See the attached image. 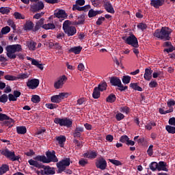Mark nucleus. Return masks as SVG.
Returning a JSON list of instances; mask_svg holds the SVG:
<instances>
[{
  "label": "nucleus",
  "mask_w": 175,
  "mask_h": 175,
  "mask_svg": "<svg viewBox=\"0 0 175 175\" xmlns=\"http://www.w3.org/2000/svg\"><path fill=\"white\" fill-rule=\"evenodd\" d=\"M16 132L18 135H25L27 133V127L25 126H17Z\"/></svg>",
  "instance_id": "27"
},
{
  "label": "nucleus",
  "mask_w": 175,
  "mask_h": 175,
  "mask_svg": "<svg viewBox=\"0 0 175 175\" xmlns=\"http://www.w3.org/2000/svg\"><path fill=\"white\" fill-rule=\"evenodd\" d=\"M150 5L155 9H159L161 6L165 5V0H151Z\"/></svg>",
  "instance_id": "15"
},
{
  "label": "nucleus",
  "mask_w": 175,
  "mask_h": 175,
  "mask_svg": "<svg viewBox=\"0 0 175 175\" xmlns=\"http://www.w3.org/2000/svg\"><path fill=\"white\" fill-rule=\"evenodd\" d=\"M7 172H9V165L7 164H3L0 167V175L5 174Z\"/></svg>",
  "instance_id": "32"
},
{
  "label": "nucleus",
  "mask_w": 175,
  "mask_h": 175,
  "mask_svg": "<svg viewBox=\"0 0 175 175\" xmlns=\"http://www.w3.org/2000/svg\"><path fill=\"white\" fill-rule=\"evenodd\" d=\"M55 17H57V18H68V14H66V12L64 10H59L57 12L54 13Z\"/></svg>",
  "instance_id": "17"
},
{
  "label": "nucleus",
  "mask_w": 175,
  "mask_h": 175,
  "mask_svg": "<svg viewBox=\"0 0 175 175\" xmlns=\"http://www.w3.org/2000/svg\"><path fill=\"white\" fill-rule=\"evenodd\" d=\"M46 157H44V163H50V162H58V158L55 156V152H51L48 151L46 152Z\"/></svg>",
  "instance_id": "9"
},
{
  "label": "nucleus",
  "mask_w": 175,
  "mask_h": 175,
  "mask_svg": "<svg viewBox=\"0 0 175 175\" xmlns=\"http://www.w3.org/2000/svg\"><path fill=\"white\" fill-rule=\"evenodd\" d=\"M167 164L165 161H159L158 163L157 170L159 172H161V170H163V172H169V170L167 167Z\"/></svg>",
  "instance_id": "21"
},
{
  "label": "nucleus",
  "mask_w": 175,
  "mask_h": 175,
  "mask_svg": "<svg viewBox=\"0 0 175 175\" xmlns=\"http://www.w3.org/2000/svg\"><path fill=\"white\" fill-rule=\"evenodd\" d=\"M91 9V5H86L83 7H80L77 5H73L72 10H78L79 12H88V10Z\"/></svg>",
  "instance_id": "16"
},
{
  "label": "nucleus",
  "mask_w": 175,
  "mask_h": 175,
  "mask_svg": "<svg viewBox=\"0 0 175 175\" xmlns=\"http://www.w3.org/2000/svg\"><path fill=\"white\" fill-rule=\"evenodd\" d=\"M26 44L29 50L34 51L36 49V42L33 40L27 41Z\"/></svg>",
  "instance_id": "30"
},
{
  "label": "nucleus",
  "mask_w": 175,
  "mask_h": 175,
  "mask_svg": "<svg viewBox=\"0 0 175 175\" xmlns=\"http://www.w3.org/2000/svg\"><path fill=\"white\" fill-rule=\"evenodd\" d=\"M28 163L31 166H34L37 169H44V155H38L33 157V159H31L28 161Z\"/></svg>",
  "instance_id": "3"
},
{
  "label": "nucleus",
  "mask_w": 175,
  "mask_h": 175,
  "mask_svg": "<svg viewBox=\"0 0 175 175\" xmlns=\"http://www.w3.org/2000/svg\"><path fill=\"white\" fill-rule=\"evenodd\" d=\"M72 95V92H61L58 95H54L51 97V102L53 103H61L63 99L68 98Z\"/></svg>",
  "instance_id": "6"
},
{
  "label": "nucleus",
  "mask_w": 175,
  "mask_h": 175,
  "mask_svg": "<svg viewBox=\"0 0 175 175\" xmlns=\"http://www.w3.org/2000/svg\"><path fill=\"white\" fill-rule=\"evenodd\" d=\"M44 134V129H41L37 131V136L39 139H42V140L44 139L43 135Z\"/></svg>",
  "instance_id": "42"
},
{
  "label": "nucleus",
  "mask_w": 175,
  "mask_h": 175,
  "mask_svg": "<svg viewBox=\"0 0 175 175\" xmlns=\"http://www.w3.org/2000/svg\"><path fill=\"white\" fill-rule=\"evenodd\" d=\"M31 100L33 103H39V102H40V97L38 95H33L32 96Z\"/></svg>",
  "instance_id": "44"
},
{
  "label": "nucleus",
  "mask_w": 175,
  "mask_h": 175,
  "mask_svg": "<svg viewBox=\"0 0 175 175\" xmlns=\"http://www.w3.org/2000/svg\"><path fill=\"white\" fill-rule=\"evenodd\" d=\"M10 32V27L9 26H5L1 29L2 35H6Z\"/></svg>",
  "instance_id": "47"
},
{
  "label": "nucleus",
  "mask_w": 175,
  "mask_h": 175,
  "mask_svg": "<svg viewBox=\"0 0 175 175\" xmlns=\"http://www.w3.org/2000/svg\"><path fill=\"white\" fill-rule=\"evenodd\" d=\"M3 155H4V157H6V158L10 159V161H18L20 159V157L16 156L14 152H12L8 148L5 149V151H3Z\"/></svg>",
  "instance_id": "10"
},
{
  "label": "nucleus",
  "mask_w": 175,
  "mask_h": 175,
  "mask_svg": "<svg viewBox=\"0 0 175 175\" xmlns=\"http://www.w3.org/2000/svg\"><path fill=\"white\" fill-rule=\"evenodd\" d=\"M104 8L108 13H111L112 14H114V13H116V11H114V8H113V5H111V3H110V1L105 2L104 4Z\"/></svg>",
  "instance_id": "19"
},
{
  "label": "nucleus",
  "mask_w": 175,
  "mask_h": 175,
  "mask_svg": "<svg viewBox=\"0 0 175 175\" xmlns=\"http://www.w3.org/2000/svg\"><path fill=\"white\" fill-rule=\"evenodd\" d=\"M172 32H173L172 29L169 28L168 27H163L161 29H156L153 33V36L154 38H157L161 40H164L166 42L172 39V37H170Z\"/></svg>",
  "instance_id": "2"
},
{
  "label": "nucleus",
  "mask_w": 175,
  "mask_h": 175,
  "mask_svg": "<svg viewBox=\"0 0 175 175\" xmlns=\"http://www.w3.org/2000/svg\"><path fill=\"white\" fill-rule=\"evenodd\" d=\"M14 18L18 20H24V17H23V15L20 14V12H14Z\"/></svg>",
  "instance_id": "58"
},
{
  "label": "nucleus",
  "mask_w": 175,
  "mask_h": 175,
  "mask_svg": "<svg viewBox=\"0 0 175 175\" xmlns=\"http://www.w3.org/2000/svg\"><path fill=\"white\" fill-rule=\"evenodd\" d=\"M57 142H58L60 147H64V143L66 142V137L65 135H60L56 137Z\"/></svg>",
  "instance_id": "24"
},
{
  "label": "nucleus",
  "mask_w": 175,
  "mask_h": 175,
  "mask_svg": "<svg viewBox=\"0 0 175 175\" xmlns=\"http://www.w3.org/2000/svg\"><path fill=\"white\" fill-rule=\"evenodd\" d=\"M4 79L5 80H8V81H17V77L14 76V75H7L4 77Z\"/></svg>",
  "instance_id": "38"
},
{
  "label": "nucleus",
  "mask_w": 175,
  "mask_h": 175,
  "mask_svg": "<svg viewBox=\"0 0 175 175\" xmlns=\"http://www.w3.org/2000/svg\"><path fill=\"white\" fill-rule=\"evenodd\" d=\"M116 118L117 121H121V120H124V118H125V116H124V114H122L121 113H118L116 115Z\"/></svg>",
  "instance_id": "54"
},
{
  "label": "nucleus",
  "mask_w": 175,
  "mask_h": 175,
  "mask_svg": "<svg viewBox=\"0 0 175 175\" xmlns=\"http://www.w3.org/2000/svg\"><path fill=\"white\" fill-rule=\"evenodd\" d=\"M95 16H96V12L92 9L90 10L88 12V17L91 18L92 17H95Z\"/></svg>",
  "instance_id": "60"
},
{
  "label": "nucleus",
  "mask_w": 175,
  "mask_h": 175,
  "mask_svg": "<svg viewBox=\"0 0 175 175\" xmlns=\"http://www.w3.org/2000/svg\"><path fill=\"white\" fill-rule=\"evenodd\" d=\"M5 51H7L6 55L10 59H16L17 57H18L20 59H24V55L23 53L16 54V53L23 51V46H21V44L8 45L5 47Z\"/></svg>",
  "instance_id": "1"
},
{
  "label": "nucleus",
  "mask_w": 175,
  "mask_h": 175,
  "mask_svg": "<svg viewBox=\"0 0 175 175\" xmlns=\"http://www.w3.org/2000/svg\"><path fill=\"white\" fill-rule=\"evenodd\" d=\"M122 40L126 43V44H129L135 49L139 47V42L137 41V38L133 34H131L128 38L123 36L122 37Z\"/></svg>",
  "instance_id": "7"
},
{
  "label": "nucleus",
  "mask_w": 175,
  "mask_h": 175,
  "mask_svg": "<svg viewBox=\"0 0 175 175\" xmlns=\"http://www.w3.org/2000/svg\"><path fill=\"white\" fill-rule=\"evenodd\" d=\"M14 122V120L10 118L8 116V119H5L3 122V125H5L6 126H9L11 124Z\"/></svg>",
  "instance_id": "43"
},
{
  "label": "nucleus",
  "mask_w": 175,
  "mask_h": 175,
  "mask_svg": "<svg viewBox=\"0 0 175 175\" xmlns=\"http://www.w3.org/2000/svg\"><path fill=\"white\" fill-rule=\"evenodd\" d=\"M5 120H9V116L5 113H0V122L5 121Z\"/></svg>",
  "instance_id": "59"
},
{
  "label": "nucleus",
  "mask_w": 175,
  "mask_h": 175,
  "mask_svg": "<svg viewBox=\"0 0 175 175\" xmlns=\"http://www.w3.org/2000/svg\"><path fill=\"white\" fill-rule=\"evenodd\" d=\"M149 87L150 88H155L158 87V83L156 82V81H151L150 83H149Z\"/></svg>",
  "instance_id": "61"
},
{
  "label": "nucleus",
  "mask_w": 175,
  "mask_h": 175,
  "mask_svg": "<svg viewBox=\"0 0 175 175\" xmlns=\"http://www.w3.org/2000/svg\"><path fill=\"white\" fill-rule=\"evenodd\" d=\"M43 8H44V4L42 1H38L37 3H33L31 5V9L34 13L39 12V10H42Z\"/></svg>",
  "instance_id": "14"
},
{
  "label": "nucleus",
  "mask_w": 175,
  "mask_h": 175,
  "mask_svg": "<svg viewBox=\"0 0 175 175\" xmlns=\"http://www.w3.org/2000/svg\"><path fill=\"white\" fill-rule=\"evenodd\" d=\"M137 28L141 29L142 31H144V29H147V25L145 23H139L137 25Z\"/></svg>",
  "instance_id": "55"
},
{
  "label": "nucleus",
  "mask_w": 175,
  "mask_h": 175,
  "mask_svg": "<svg viewBox=\"0 0 175 175\" xmlns=\"http://www.w3.org/2000/svg\"><path fill=\"white\" fill-rule=\"evenodd\" d=\"M149 167L150 169V170H152V172H155V170H158V163L155 161L152 162L150 165Z\"/></svg>",
  "instance_id": "39"
},
{
  "label": "nucleus",
  "mask_w": 175,
  "mask_h": 175,
  "mask_svg": "<svg viewBox=\"0 0 175 175\" xmlns=\"http://www.w3.org/2000/svg\"><path fill=\"white\" fill-rule=\"evenodd\" d=\"M45 106L46 107H47V109H50V110H53V109L57 108V107L55 106V104H52V103H46Z\"/></svg>",
  "instance_id": "62"
},
{
  "label": "nucleus",
  "mask_w": 175,
  "mask_h": 175,
  "mask_svg": "<svg viewBox=\"0 0 175 175\" xmlns=\"http://www.w3.org/2000/svg\"><path fill=\"white\" fill-rule=\"evenodd\" d=\"M44 174H46V175L55 174V170H54V168H53L50 166H45L44 167Z\"/></svg>",
  "instance_id": "29"
},
{
  "label": "nucleus",
  "mask_w": 175,
  "mask_h": 175,
  "mask_svg": "<svg viewBox=\"0 0 175 175\" xmlns=\"http://www.w3.org/2000/svg\"><path fill=\"white\" fill-rule=\"evenodd\" d=\"M81 50H83V47L78 46H74L68 50L69 53H74V54H80L81 53Z\"/></svg>",
  "instance_id": "23"
},
{
  "label": "nucleus",
  "mask_w": 175,
  "mask_h": 175,
  "mask_svg": "<svg viewBox=\"0 0 175 175\" xmlns=\"http://www.w3.org/2000/svg\"><path fill=\"white\" fill-rule=\"evenodd\" d=\"M152 77V70L151 68H146L144 78L145 80L150 81Z\"/></svg>",
  "instance_id": "22"
},
{
  "label": "nucleus",
  "mask_w": 175,
  "mask_h": 175,
  "mask_svg": "<svg viewBox=\"0 0 175 175\" xmlns=\"http://www.w3.org/2000/svg\"><path fill=\"white\" fill-rule=\"evenodd\" d=\"M83 132H84V128L80 126L76 127L72 136L74 137H81V133H83Z\"/></svg>",
  "instance_id": "20"
},
{
  "label": "nucleus",
  "mask_w": 175,
  "mask_h": 175,
  "mask_svg": "<svg viewBox=\"0 0 175 175\" xmlns=\"http://www.w3.org/2000/svg\"><path fill=\"white\" fill-rule=\"evenodd\" d=\"M165 131L168 132V133H171L172 135H174L175 133V127L170 126V125H167L165 126Z\"/></svg>",
  "instance_id": "36"
},
{
  "label": "nucleus",
  "mask_w": 175,
  "mask_h": 175,
  "mask_svg": "<svg viewBox=\"0 0 175 175\" xmlns=\"http://www.w3.org/2000/svg\"><path fill=\"white\" fill-rule=\"evenodd\" d=\"M70 165V159L66 158L57 163V167L60 172H65L66 167Z\"/></svg>",
  "instance_id": "8"
},
{
  "label": "nucleus",
  "mask_w": 175,
  "mask_h": 175,
  "mask_svg": "<svg viewBox=\"0 0 175 175\" xmlns=\"http://www.w3.org/2000/svg\"><path fill=\"white\" fill-rule=\"evenodd\" d=\"M0 13L2 14H9L10 13V8L9 7H1Z\"/></svg>",
  "instance_id": "35"
},
{
  "label": "nucleus",
  "mask_w": 175,
  "mask_h": 175,
  "mask_svg": "<svg viewBox=\"0 0 175 175\" xmlns=\"http://www.w3.org/2000/svg\"><path fill=\"white\" fill-rule=\"evenodd\" d=\"M44 18H41L38 22L36 23L35 28L36 31H39L40 28L44 29Z\"/></svg>",
  "instance_id": "26"
},
{
  "label": "nucleus",
  "mask_w": 175,
  "mask_h": 175,
  "mask_svg": "<svg viewBox=\"0 0 175 175\" xmlns=\"http://www.w3.org/2000/svg\"><path fill=\"white\" fill-rule=\"evenodd\" d=\"M73 143H75V144L76 145L75 147H76L77 149L81 148V146H83L81 142H80L77 139H73Z\"/></svg>",
  "instance_id": "50"
},
{
  "label": "nucleus",
  "mask_w": 175,
  "mask_h": 175,
  "mask_svg": "<svg viewBox=\"0 0 175 175\" xmlns=\"http://www.w3.org/2000/svg\"><path fill=\"white\" fill-rule=\"evenodd\" d=\"M167 105L168 106V107H172V106H174L175 105V100L173 99H170L168 100V101L167 102Z\"/></svg>",
  "instance_id": "64"
},
{
  "label": "nucleus",
  "mask_w": 175,
  "mask_h": 175,
  "mask_svg": "<svg viewBox=\"0 0 175 175\" xmlns=\"http://www.w3.org/2000/svg\"><path fill=\"white\" fill-rule=\"evenodd\" d=\"M79 165L81 166H85V165H88V161L85 159H81V160L79 161Z\"/></svg>",
  "instance_id": "52"
},
{
  "label": "nucleus",
  "mask_w": 175,
  "mask_h": 175,
  "mask_svg": "<svg viewBox=\"0 0 175 175\" xmlns=\"http://www.w3.org/2000/svg\"><path fill=\"white\" fill-rule=\"evenodd\" d=\"M117 99V97H116V94H109L106 100L109 103H114V101Z\"/></svg>",
  "instance_id": "34"
},
{
  "label": "nucleus",
  "mask_w": 175,
  "mask_h": 175,
  "mask_svg": "<svg viewBox=\"0 0 175 175\" xmlns=\"http://www.w3.org/2000/svg\"><path fill=\"white\" fill-rule=\"evenodd\" d=\"M129 139V137L127 135H122L120 138V142H121V143H127Z\"/></svg>",
  "instance_id": "57"
},
{
  "label": "nucleus",
  "mask_w": 175,
  "mask_h": 175,
  "mask_svg": "<svg viewBox=\"0 0 175 175\" xmlns=\"http://www.w3.org/2000/svg\"><path fill=\"white\" fill-rule=\"evenodd\" d=\"M106 18L103 16H100L98 18L97 21L96 22V25H102L103 21H105Z\"/></svg>",
  "instance_id": "51"
},
{
  "label": "nucleus",
  "mask_w": 175,
  "mask_h": 175,
  "mask_svg": "<svg viewBox=\"0 0 175 175\" xmlns=\"http://www.w3.org/2000/svg\"><path fill=\"white\" fill-rule=\"evenodd\" d=\"M92 96L94 99H99L100 98V90H98L96 87L93 90Z\"/></svg>",
  "instance_id": "31"
},
{
  "label": "nucleus",
  "mask_w": 175,
  "mask_h": 175,
  "mask_svg": "<svg viewBox=\"0 0 175 175\" xmlns=\"http://www.w3.org/2000/svg\"><path fill=\"white\" fill-rule=\"evenodd\" d=\"M96 88H97L99 91L103 92V91H106V90H107V83L105 81H102L98 84V87Z\"/></svg>",
  "instance_id": "25"
},
{
  "label": "nucleus",
  "mask_w": 175,
  "mask_h": 175,
  "mask_svg": "<svg viewBox=\"0 0 175 175\" xmlns=\"http://www.w3.org/2000/svg\"><path fill=\"white\" fill-rule=\"evenodd\" d=\"M152 148H154L153 145L149 146L148 149L147 150V154H148V155H149V157H152V154H154Z\"/></svg>",
  "instance_id": "53"
},
{
  "label": "nucleus",
  "mask_w": 175,
  "mask_h": 175,
  "mask_svg": "<svg viewBox=\"0 0 175 175\" xmlns=\"http://www.w3.org/2000/svg\"><path fill=\"white\" fill-rule=\"evenodd\" d=\"M78 18H79V21L75 22V25H81L84 24V21H85V20L84 19V16H81Z\"/></svg>",
  "instance_id": "46"
},
{
  "label": "nucleus",
  "mask_w": 175,
  "mask_h": 175,
  "mask_svg": "<svg viewBox=\"0 0 175 175\" xmlns=\"http://www.w3.org/2000/svg\"><path fill=\"white\" fill-rule=\"evenodd\" d=\"M173 107H170V109L165 111L163 109L160 108L159 109V113L160 114H167L169 113H173Z\"/></svg>",
  "instance_id": "40"
},
{
  "label": "nucleus",
  "mask_w": 175,
  "mask_h": 175,
  "mask_svg": "<svg viewBox=\"0 0 175 175\" xmlns=\"http://www.w3.org/2000/svg\"><path fill=\"white\" fill-rule=\"evenodd\" d=\"M32 28H33V23L31 21H27L24 27L25 31H31Z\"/></svg>",
  "instance_id": "33"
},
{
  "label": "nucleus",
  "mask_w": 175,
  "mask_h": 175,
  "mask_svg": "<svg viewBox=\"0 0 175 175\" xmlns=\"http://www.w3.org/2000/svg\"><path fill=\"white\" fill-rule=\"evenodd\" d=\"M109 80L111 85H113L114 87L121 85V79L117 77H111L109 78Z\"/></svg>",
  "instance_id": "18"
},
{
  "label": "nucleus",
  "mask_w": 175,
  "mask_h": 175,
  "mask_svg": "<svg viewBox=\"0 0 175 175\" xmlns=\"http://www.w3.org/2000/svg\"><path fill=\"white\" fill-rule=\"evenodd\" d=\"M96 167L97 169H100V170H106V167H107V162L106 161V159L103 157L100 158L96 163Z\"/></svg>",
  "instance_id": "13"
},
{
  "label": "nucleus",
  "mask_w": 175,
  "mask_h": 175,
  "mask_svg": "<svg viewBox=\"0 0 175 175\" xmlns=\"http://www.w3.org/2000/svg\"><path fill=\"white\" fill-rule=\"evenodd\" d=\"M8 94H3L0 96V103H6L8 102Z\"/></svg>",
  "instance_id": "45"
},
{
  "label": "nucleus",
  "mask_w": 175,
  "mask_h": 175,
  "mask_svg": "<svg viewBox=\"0 0 175 175\" xmlns=\"http://www.w3.org/2000/svg\"><path fill=\"white\" fill-rule=\"evenodd\" d=\"M8 99L10 102H16V100H17V99L14 96V94H8Z\"/></svg>",
  "instance_id": "63"
},
{
  "label": "nucleus",
  "mask_w": 175,
  "mask_h": 175,
  "mask_svg": "<svg viewBox=\"0 0 175 175\" xmlns=\"http://www.w3.org/2000/svg\"><path fill=\"white\" fill-rule=\"evenodd\" d=\"M44 29H55V25L54 23H47L44 25Z\"/></svg>",
  "instance_id": "48"
},
{
  "label": "nucleus",
  "mask_w": 175,
  "mask_h": 175,
  "mask_svg": "<svg viewBox=\"0 0 175 175\" xmlns=\"http://www.w3.org/2000/svg\"><path fill=\"white\" fill-rule=\"evenodd\" d=\"M68 81V77L65 75H62L58 78L57 81L54 83V88L55 90H59V88H62L64 87V84H65V81Z\"/></svg>",
  "instance_id": "12"
},
{
  "label": "nucleus",
  "mask_w": 175,
  "mask_h": 175,
  "mask_svg": "<svg viewBox=\"0 0 175 175\" xmlns=\"http://www.w3.org/2000/svg\"><path fill=\"white\" fill-rule=\"evenodd\" d=\"M63 30L67 36H73L76 35L77 29L75 26H72V21L66 20L63 23Z\"/></svg>",
  "instance_id": "4"
},
{
  "label": "nucleus",
  "mask_w": 175,
  "mask_h": 175,
  "mask_svg": "<svg viewBox=\"0 0 175 175\" xmlns=\"http://www.w3.org/2000/svg\"><path fill=\"white\" fill-rule=\"evenodd\" d=\"M109 161L111 163H113V165H116V166H121V165H122V163L118 160L109 159Z\"/></svg>",
  "instance_id": "49"
},
{
  "label": "nucleus",
  "mask_w": 175,
  "mask_h": 175,
  "mask_svg": "<svg viewBox=\"0 0 175 175\" xmlns=\"http://www.w3.org/2000/svg\"><path fill=\"white\" fill-rule=\"evenodd\" d=\"M54 122L55 124H59L60 126H66V128H72V125H73V120L68 118H55Z\"/></svg>",
  "instance_id": "5"
},
{
  "label": "nucleus",
  "mask_w": 175,
  "mask_h": 175,
  "mask_svg": "<svg viewBox=\"0 0 175 175\" xmlns=\"http://www.w3.org/2000/svg\"><path fill=\"white\" fill-rule=\"evenodd\" d=\"M28 77H29V75H28L27 72L25 73H21L19 75H18V76L16 77L17 80H24L25 79H28Z\"/></svg>",
  "instance_id": "37"
},
{
  "label": "nucleus",
  "mask_w": 175,
  "mask_h": 175,
  "mask_svg": "<svg viewBox=\"0 0 175 175\" xmlns=\"http://www.w3.org/2000/svg\"><path fill=\"white\" fill-rule=\"evenodd\" d=\"M123 84H129L131 83V77L129 75H124L122 79Z\"/></svg>",
  "instance_id": "41"
},
{
  "label": "nucleus",
  "mask_w": 175,
  "mask_h": 175,
  "mask_svg": "<svg viewBox=\"0 0 175 175\" xmlns=\"http://www.w3.org/2000/svg\"><path fill=\"white\" fill-rule=\"evenodd\" d=\"M40 81L38 79H28L26 85L29 90H36L39 87Z\"/></svg>",
  "instance_id": "11"
},
{
  "label": "nucleus",
  "mask_w": 175,
  "mask_h": 175,
  "mask_svg": "<svg viewBox=\"0 0 175 175\" xmlns=\"http://www.w3.org/2000/svg\"><path fill=\"white\" fill-rule=\"evenodd\" d=\"M130 88H132V90H135V91H139V92H142V91H143V88L139 86V84L137 83H130Z\"/></svg>",
  "instance_id": "28"
},
{
  "label": "nucleus",
  "mask_w": 175,
  "mask_h": 175,
  "mask_svg": "<svg viewBox=\"0 0 175 175\" xmlns=\"http://www.w3.org/2000/svg\"><path fill=\"white\" fill-rule=\"evenodd\" d=\"M89 155L90 159H95V158L98 157V153L96 152L92 151L89 152Z\"/></svg>",
  "instance_id": "56"
}]
</instances>
